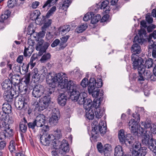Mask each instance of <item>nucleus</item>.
I'll return each mask as SVG.
<instances>
[{
  "instance_id": "nucleus-1",
  "label": "nucleus",
  "mask_w": 156,
  "mask_h": 156,
  "mask_svg": "<svg viewBox=\"0 0 156 156\" xmlns=\"http://www.w3.org/2000/svg\"><path fill=\"white\" fill-rule=\"evenodd\" d=\"M44 72L43 76H46L47 82L50 86L47 90L44 91V87L42 86L40 84L36 85L32 92V96L34 97L39 98L43 94L49 96L54 91L56 84H58V87L61 88H63L65 86V81L62 82L64 73L55 74L51 72L46 73L44 70Z\"/></svg>"
},
{
  "instance_id": "nucleus-2",
  "label": "nucleus",
  "mask_w": 156,
  "mask_h": 156,
  "mask_svg": "<svg viewBox=\"0 0 156 156\" xmlns=\"http://www.w3.org/2000/svg\"><path fill=\"white\" fill-rule=\"evenodd\" d=\"M66 76V74L65 73L62 80L63 82L65 80V86L62 89L67 90V93L70 95V98L72 100L77 102L79 105H83L87 97V93L84 92L80 93V86L75 84L71 80L68 81Z\"/></svg>"
},
{
  "instance_id": "nucleus-3",
  "label": "nucleus",
  "mask_w": 156,
  "mask_h": 156,
  "mask_svg": "<svg viewBox=\"0 0 156 156\" xmlns=\"http://www.w3.org/2000/svg\"><path fill=\"white\" fill-rule=\"evenodd\" d=\"M133 116L134 119H131L129 122V128L131 132H137L138 133L140 134L141 135L142 143L145 145H147L150 141V131H145L142 127L138 125V123L140 119L139 114L135 113L133 114Z\"/></svg>"
},
{
  "instance_id": "nucleus-4",
  "label": "nucleus",
  "mask_w": 156,
  "mask_h": 156,
  "mask_svg": "<svg viewBox=\"0 0 156 156\" xmlns=\"http://www.w3.org/2000/svg\"><path fill=\"white\" fill-rule=\"evenodd\" d=\"M102 85V82L101 78H98L97 80L94 78H91L90 79L89 86L88 87V89L89 93L91 94L92 96L95 98L96 101L99 100L101 98L100 101L102 100L103 94L99 92L98 88L101 87Z\"/></svg>"
},
{
  "instance_id": "nucleus-5",
  "label": "nucleus",
  "mask_w": 156,
  "mask_h": 156,
  "mask_svg": "<svg viewBox=\"0 0 156 156\" xmlns=\"http://www.w3.org/2000/svg\"><path fill=\"white\" fill-rule=\"evenodd\" d=\"M139 35H136L135 37L133 42L135 44L132 45L131 48V51L133 52V54H139L141 52V48L139 44L137 43L142 44L145 41V39H144V37H145L146 35V31L144 29L141 30L139 31Z\"/></svg>"
},
{
  "instance_id": "nucleus-6",
  "label": "nucleus",
  "mask_w": 156,
  "mask_h": 156,
  "mask_svg": "<svg viewBox=\"0 0 156 156\" xmlns=\"http://www.w3.org/2000/svg\"><path fill=\"white\" fill-rule=\"evenodd\" d=\"M51 152L52 156H63L68 153L69 151V147L68 142L65 139H63L61 142V144L58 148L54 146Z\"/></svg>"
},
{
  "instance_id": "nucleus-7",
  "label": "nucleus",
  "mask_w": 156,
  "mask_h": 156,
  "mask_svg": "<svg viewBox=\"0 0 156 156\" xmlns=\"http://www.w3.org/2000/svg\"><path fill=\"white\" fill-rule=\"evenodd\" d=\"M131 60L134 69H138L139 73H143L144 71V61L142 58L139 57L136 54H133L131 56Z\"/></svg>"
},
{
  "instance_id": "nucleus-8",
  "label": "nucleus",
  "mask_w": 156,
  "mask_h": 156,
  "mask_svg": "<svg viewBox=\"0 0 156 156\" xmlns=\"http://www.w3.org/2000/svg\"><path fill=\"white\" fill-rule=\"evenodd\" d=\"M51 101V98L49 96H45L40 99L39 103L36 105V107L39 111H42L48 106Z\"/></svg>"
},
{
  "instance_id": "nucleus-9",
  "label": "nucleus",
  "mask_w": 156,
  "mask_h": 156,
  "mask_svg": "<svg viewBox=\"0 0 156 156\" xmlns=\"http://www.w3.org/2000/svg\"><path fill=\"white\" fill-rule=\"evenodd\" d=\"M119 140L121 143H124L126 144H131L133 143L130 134H126L123 129H121L118 133Z\"/></svg>"
},
{
  "instance_id": "nucleus-10",
  "label": "nucleus",
  "mask_w": 156,
  "mask_h": 156,
  "mask_svg": "<svg viewBox=\"0 0 156 156\" xmlns=\"http://www.w3.org/2000/svg\"><path fill=\"white\" fill-rule=\"evenodd\" d=\"M28 101L29 98L27 96H21L19 98L18 102L15 103V106L19 110H24Z\"/></svg>"
},
{
  "instance_id": "nucleus-11",
  "label": "nucleus",
  "mask_w": 156,
  "mask_h": 156,
  "mask_svg": "<svg viewBox=\"0 0 156 156\" xmlns=\"http://www.w3.org/2000/svg\"><path fill=\"white\" fill-rule=\"evenodd\" d=\"M40 138V141L41 144L44 146H48L51 142L52 140L51 138H53L54 136L52 135H50L45 133L42 135L40 134L39 136Z\"/></svg>"
},
{
  "instance_id": "nucleus-12",
  "label": "nucleus",
  "mask_w": 156,
  "mask_h": 156,
  "mask_svg": "<svg viewBox=\"0 0 156 156\" xmlns=\"http://www.w3.org/2000/svg\"><path fill=\"white\" fill-rule=\"evenodd\" d=\"M60 112L58 108H54L52 111V116L50 119L49 122L52 125H55L58 122L60 118Z\"/></svg>"
},
{
  "instance_id": "nucleus-13",
  "label": "nucleus",
  "mask_w": 156,
  "mask_h": 156,
  "mask_svg": "<svg viewBox=\"0 0 156 156\" xmlns=\"http://www.w3.org/2000/svg\"><path fill=\"white\" fill-rule=\"evenodd\" d=\"M49 45V44L47 42H44L43 39L39 41L37 44L36 48L37 51H39L40 55L44 52Z\"/></svg>"
},
{
  "instance_id": "nucleus-14",
  "label": "nucleus",
  "mask_w": 156,
  "mask_h": 156,
  "mask_svg": "<svg viewBox=\"0 0 156 156\" xmlns=\"http://www.w3.org/2000/svg\"><path fill=\"white\" fill-rule=\"evenodd\" d=\"M101 98H100L99 100H97V106H94L93 108L95 113L94 116L98 119L100 118L102 116L104 112L103 108L100 107L101 104L100 100Z\"/></svg>"
},
{
  "instance_id": "nucleus-15",
  "label": "nucleus",
  "mask_w": 156,
  "mask_h": 156,
  "mask_svg": "<svg viewBox=\"0 0 156 156\" xmlns=\"http://www.w3.org/2000/svg\"><path fill=\"white\" fill-rule=\"evenodd\" d=\"M16 89L21 94H25L29 93L30 92V87L26 86L22 83H17L16 85Z\"/></svg>"
},
{
  "instance_id": "nucleus-16",
  "label": "nucleus",
  "mask_w": 156,
  "mask_h": 156,
  "mask_svg": "<svg viewBox=\"0 0 156 156\" xmlns=\"http://www.w3.org/2000/svg\"><path fill=\"white\" fill-rule=\"evenodd\" d=\"M95 99L94 100V102L92 103V101L90 99L88 98L86 99L84 103L83 107L86 110H88L90 109H93L94 106H97V100Z\"/></svg>"
},
{
  "instance_id": "nucleus-17",
  "label": "nucleus",
  "mask_w": 156,
  "mask_h": 156,
  "mask_svg": "<svg viewBox=\"0 0 156 156\" xmlns=\"http://www.w3.org/2000/svg\"><path fill=\"white\" fill-rule=\"evenodd\" d=\"M30 74L32 77V80L34 83H38L41 81L40 73L37 68H34L31 71Z\"/></svg>"
},
{
  "instance_id": "nucleus-18",
  "label": "nucleus",
  "mask_w": 156,
  "mask_h": 156,
  "mask_svg": "<svg viewBox=\"0 0 156 156\" xmlns=\"http://www.w3.org/2000/svg\"><path fill=\"white\" fill-rule=\"evenodd\" d=\"M35 121L38 127H42L45 124V116L42 114H40L37 116Z\"/></svg>"
},
{
  "instance_id": "nucleus-19",
  "label": "nucleus",
  "mask_w": 156,
  "mask_h": 156,
  "mask_svg": "<svg viewBox=\"0 0 156 156\" xmlns=\"http://www.w3.org/2000/svg\"><path fill=\"white\" fill-rule=\"evenodd\" d=\"M54 136V138H51L52 140V143L53 146H57L56 145V140H58L60 139L62 136V134L61 131L60 130H55L54 133V135H52Z\"/></svg>"
},
{
  "instance_id": "nucleus-20",
  "label": "nucleus",
  "mask_w": 156,
  "mask_h": 156,
  "mask_svg": "<svg viewBox=\"0 0 156 156\" xmlns=\"http://www.w3.org/2000/svg\"><path fill=\"white\" fill-rule=\"evenodd\" d=\"M37 58V57L36 55H32L29 63L26 66V71L28 68L30 67V69H32L34 66L36 64Z\"/></svg>"
},
{
  "instance_id": "nucleus-21",
  "label": "nucleus",
  "mask_w": 156,
  "mask_h": 156,
  "mask_svg": "<svg viewBox=\"0 0 156 156\" xmlns=\"http://www.w3.org/2000/svg\"><path fill=\"white\" fill-rule=\"evenodd\" d=\"M67 100V97L64 94H61L58 96V102L62 106H64L66 104Z\"/></svg>"
},
{
  "instance_id": "nucleus-22",
  "label": "nucleus",
  "mask_w": 156,
  "mask_h": 156,
  "mask_svg": "<svg viewBox=\"0 0 156 156\" xmlns=\"http://www.w3.org/2000/svg\"><path fill=\"white\" fill-rule=\"evenodd\" d=\"M70 28L69 25H65L59 27L58 29V31L60 34L63 35L69 32Z\"/></svg>"
},
{
  "instance_id": "nucleus-23",
  "label": "nucleus",
  "mask_w": 156,
  "mask_h": 156,
  "mask_svg": "<svg viewBox=\"0 0 156 156\" xmlns=\"http://www.w3.org/2000/svg\"><path fill=\"white\" fill-rule=\"evenodd\" d=\"M114 156H126L124 155V152L122 148L120 145L116 146L114 149Z\"/></svg>"
},
{
  "instance_id": "nucleus-24",
  "label": "nucleus",
  "mask_w": 156,
  "mask_h": 156,
  "mask_svg": "<svg viewBox=\"0 0 156 156\" xmlns=\"http://www.w3.org/2000/svg\"><path fill=\"white\" fill-rule=\"evenodd\" d=\"M147 152V148L146 147H143L137 151L132 154L135 156H145Z\"/></svg>"
},
{
  "instance_id": "nucleus-25",
  "label": "nucleus",
  "mask_w": 156,
  "mask_h": 156,
  "mask_svg": "<svg viewBox=\"0 0 156 156\" xmlns=\"http://www.w3.org/2000/svg\"><path fill=\"white\" fill-rule=\"evenodd\" d=\"M13 94H12L11 91L7 90L5 91L3 94V97L8 102L12 101Z\"/></svg>"
},
{
  "instance_id": "nucleus-26",
  "label": "nucleus",
  "mask_w": 156,
  "mask_h": 156,
  "mask_svg": "<svg viewBox=\"0 0 156 156\" xmlns=\"http://www.w3.org/2000/svg\"><path fill=\"white\" fill-rule=\"evenodd\" d=\"M109 3L108 0L103 2L101 5V9H103L106 13H108L110 10L109 6L108 5Z\"/></svg>"
},
{
  "instance_id": "nucleus-27",
  "label": "nucleus",
  "mask_w": 156,
  "mask_h": 156,
  "mask_svg": "<svg viewBox=\"0 0 156 156\" xmlns=\"http://www.w3.org/2000/svg\"><path fill=\"white\" fill-rule=\"evenodd\" d=\"M2 109L5 113L9 114L11 112L12 108L10 104L6 102L3 104Z\"/></svg>"
},
{
  "instance_id": "nucleus-28",
  "label": "nucleus",
  "mask_w": 156,
  "mask_h": 156,
  "mask_svg": "<svg viewBox=\"0 0 156 156\" xmlns=\"http://www.w3.org/2000/svg\"><path fill=\"white\" fill-rule=\"evenodd\" d=\"M34 47L31 46H25L24 55L25 57L30 56L34 51Z\"/></svg>"
},
{
  "instance_id": "nucleus-29",
  "label": "nucleus",
  "mask_w": 156,
  "mask_h": 156,
  "mask_svg": "<svg viewBox=\"0 0 156 156\" xmlns=\"http://www.w3.org/2000/svg\"><path fill=\"white\" fill-rule=\"evenodd\" d=\"M147 145H148L149 148L153 152L156 151V140L153 138H151L150 140V141Z\"/></svg>"
},
{
  "instance_id": "nucleus-30",
  "label": "nucleus",
  "mask_w": 156,
  "mask_h": 156,
  "mask_svg": "<svg viewBox=\"0 0 156 156\" xmlns=\"http://www.w3.org/2000/svg\"><path fill=\"white\" fill-rule=\"evenodd\" d=\"M152 37H153L154 39H156V30L154 31L152 34H150L147 38L148 42H150V44L149 46V48H154L152 46V45L153 44V42H156V41L154 42L153 40H152Z\"/></svg>"
},
{
  "instance_id": "nucleus-31",
  "label": "nucleus",
  "mask_w": 156,
  "mask_h": 156,
  "mask_svg": "<svg viewBox=\"0 0 156 156\" xmlns=\"http://www.w3.org/2000/svg\"><path fill=\"white\" fill-rule=\"evenodd\" d=\"M112 150V146L109 144H105L103 147V153L105 156H108Z\"/></svg>"
},
{
  "instance_id": "nucleus-32",
  "label": "nucleus",
  "mask_w": 156,
  "mask_h": 156,
  "mask_svg": "<svg viewBox=\"0 0 156 156\" xmlns=\"http://www.w3.org/2000/svg\"><path fill=\"white\" fill-rule=\"evenodd\" d=\"M40 14L39 10H36L31 13L30 15V18L32 20H38L39 19V17L40 16Z\"/></svg>"
},
{
  "instance_id": "nucleus-33",
  "label": "nucleus",
  "mask_w": 156,
  "mask_h": 156,
  "mask_svg": "<svg viewBox=\"0 0 156 156\" xmlns=\"http://www.w3.org/2000/svg\"><path fill=\"white\" fill-rule=\"evenodd\" d=\"M94 109H90L88 110H86L85 116L89 120L92 119L94 116Z\"/></svg>"
},
{
  "instance_id": "nucleus-34",
  "label": "nucleus",
  "mask_w": 156,
  "mask_h": 156,
  "mask_svg": "<svg viewBox=\"0 0 156 156\" xmlns=\"http://www.w3.org/2000/svg\"><path fill=\"white\" fill-rule=\"evenodd\" d=\"M27 121L25 118H24L23 121L21 122L20 123V129L23 133H25L27 130Z\"/></svg>"
},
{
  "instance_id": "nucleus-35",
  "label": "nucleus",
  "mask_w": 156,
  "mask_h": 156,
  "mask_svg": "<svg viewBox=\"0 0 156 156\" xmlns=\"http://www.w3.org/2000/svg\"><path fill=\"white\" fill-rule=\"evenodd\" d=\"M87 27L86 23H83L78 26L76 29L75 31L78 33H80L85 30Z\"/></svg>"
},
{
  "instance_id": "nucleus-36",
  "label": "nucleus",
  "mask_w": 156,
  "mask_h": 156,
  "mask_svg": "<svg viewBox=\"0 0 156 156\" xmlns=\"http://www.w3.org/2000/svg\"><path fill=\"white\" fill-rule=\"evenodd\" d=\"M58 0H48L45 2L42 6V8H45L47 7L48 9L51 6L54 5Z\"/></svg>"
},
{
  "instance_id": "nucleus-37",
  "label": "nucleus",
  "mask_w": 156,
  "mask_h": 156,
  "mask_svg": "<svg viewBox=\"0 0 156 156\" xmlns=\"http://www.w3.org/2000/svg\"><path fill=\"white\" fill-rule=\"evenodd\" d=\"M2 89L4 90L7 89L9 90L10 89L12 84L10 81L5 80L2 83Z\"/></svg>"
},
{
  "instance_id": "nucleus-38",
  "label": "nucleus",
  "mask_w": 156,
  "mask_h": 156,
  "mask_svg": "<svg viewBox=\"0 0 156 156\" xmlns=\"http://www.w3.org/2000/svg\"><path fill=\"white\" fill-rule=\"evenodd\" d=\"M141 124L142 126H143L144 128L145 129H144L145 131L147 130H146V129H147L150 128H151L152 126V123L151 121L147 120L145 122H141Z\"/></svg>"
},
{
  "instance_id": "nucleus-39",
  "label": "nucleus",
  "mask_w": 156,
  "mask_h": 156,
  "mask_svg": "<svg viewBox=\"0 0 156 156\" xmlns=\"http://www.w3.org/2000/svg\"><path fill=\"white\" fill-rule=\"evenodd\" d=\"M154 64L153 59L151 58H149L146 60L144 65L145 68L149 69Z\"/></svg>"
},
{
  "instance_id": "nucleus-40",
  "label": "nucleus",
  "mask_w": 156,
  "mask_h": 156,
  "mask_svg": "<svg viewBox=\"0 0 156 156\" xmlns=\"http://www.w3.org/2000/svg\"><path fill=\"white\" fill-rule=\"evenodd\" d=\"M142 147L141 146L140 143L138 141H136L133 144V149L132 152V154L136 151L137 150H138L141 148Z\"/></svg>"
},
{
  "instance_id": "nucleus-41",
  "label": "nucleus",
  "mask_w": 156,
  "mask_h": 156,
  "mask_svg": "<svg viewBox=\"0 0 156 156\" xmlns=\"http://www.w3.org/2000/svg\"><path fill=\"white\" fill-rule=\"evenodd\" d=\"M27 125L29 128L32 129L34 132L36 131V130L37 129V128L38 127L37 126L35 120L33 122L28 123Z\"/></svg>"
},
{
  "instance_id": "nucleus-42",
  "label": "nucleus",
  "mask_w": 156,
  "mask_h": 156,
  "mask_svg": "<svg viewBox=\"0 0 156 156\" xmlns=\"http://www.w3.org/2000/svg\"><path fill=\"white\" fill-rule=\"evenodd\" d=\"M56 6H52L46 15V18H48L54 13V12L56 11Z\"/></svg>"
},
{
  "instance_id": "nucleus-43",
  "label": "nucleus",
  "mask_w": 156,
  "mask_h": 156,
  "mask_svg": "<svg viewBox=\"0 0 156 156\" xmlns=\"http://www.w3.org/2000/svg\"><path fill=\"white\" fill-rule=\"evenodd\" d=\"M71 3V0H65L61 9L66 11Z\"/></svg>"
},
{
  "instance_id": "nucleus-44",
  "label": "nucleus",
  "mask_w": 156,
  "mask_h": 156,
  "mask_svg": "<svg viewBox=\"0 0 156 156\" xmlns=\"http://www.w3.org/2000/svg\"><path fill=\"white\" fill-rule=\"evenodd\" d=\"M23 80L24 83L25 84V85L30 87V75L29 74L26 75L23 78Z\"/></svg>"
},
{
  "instance_id": "nucleus-45",
  "label": "nucleus",
  "mask_w": 156,
  "mask_h": 156,
  "mask_svg": "<svg viewBox=\"0 0 156 156\" xmlns=\"http://www.w3.org/2000/svg\"><path fill=\"white\" fill-rule=\"evenodd\" d=\"M101 19V16L99 14H97L93 17H92L91 23L93 24H94L98 23Z\"/></svg>"
},
{
  "instance_id": "nucleus-46",
  "label": "nucleus",
  "mask_w": 156,
  "mask_h": 156,
  "mask_svg": "<svg viewBox=\"0 0 156 156\" xmlns=\"http://www.w3.org/2000/svg\"><path fill=\"white\" fill-rule=\"evenodd\" d=\"M51 57V55L49 53L44 54L41 58L40 61L42 63H44L49 59Z\"/></svg>"
},
{
  "instance_id": "nucleus-47",
  "label": "nucleus",
  "mask_w": 156,
  "mask_h": 156,
  "mask_svg": "<svg viewBox=\"0 0 156 156\" xmlns=\"http://www.w3.org/2000/svg\"><path fill=\"white\" fill-rule=\"evenodd\" d=\"M93 12H90L87 13L84 16L83 20L85 21H87L90 19H92L93 16H94Z\"/></svg>"
},
{
  "instance_id": "nucleus-48",
  "label": "nucleus",
  "mask_w": 156,
  "mask_h": 156,
  "mask_svg": "<svg viewBox=\"0 0 156 156\" xmlns=\"http://www.w3.org/2000/svg\"><path fill=\"white\" fill-rule=\"evenodd\" d=\"M143 73V75L144 76L145 78L149 79L152 77L151 73L149 70H145V69L144 67V71L143 73Z\"/></svg>"
},
{
  "instance_id": "nucleus-49",
  "label": "nucleus",
  "mask_w": 156,
  "mask_h": 156,
  "mask_svg": "<svg viewBox=\"0 0 156 156\" xmlns=\"http://www.w3.org/2000/svg\"><path fill=\"white\" fill-rule=\"evenodd\" d=\"M9 148L11 152H15V144L14 141L12 140L10 141Z\"/></svg>"
},
{
  "instance_id": "nucleus-50",
  "label": "nucleus",
  "mask_w": 156,
  "mask_h": 156,
  "mask_svg": "<svg viewBox=\"0 0 156 156\" xmlns=\"http://www.w3.org/2000/svg\"><path fill=\"white\" fill-rule=\"evenodd\" d=\"M5 135L7 137L9 138L12 135V130L9 128H8L4 131Z\"/></svg>"
},
{
  "instance_id": "nucleus-51",
  "label": "nucleus",
  "mask_w": 156,
  "mask_h": 156,
  "mask_svg": "<svg viewBox=\"0 0 156 156\" xmlns=\"http://www.w3.org/2000/svg\"><path fill=\"white\" fill-rule=\"evenodd\" d=\"M17 3L16 0H9L8 2L7 5L9 8H13Z\"/></svg>"
},
{
  "instance_id": "nucleus-52",
  "label": "nucleus",
  "mask_w": 156,
  "mask_h": 156,
  "mask_svg": "<svg viewBox=\"0 0 156 156\" xmlns=\"http://www.w3.org/2000/svg\"><path fill=\"white\" fill-rule=\"evenodd\" d=\"M90 81L89 83L88 79L85 78L81 81L80 85L83 88L86 87L88 85H89Z\"/></svg>"
},
{
  "instance_id": "nucleus-53",
  "label": "nucleus",
  "mask_w": 156,
  "mask_h": 156,
  "mask_svg": "<svg viewBox=\"0 0 156 156\" xmlns=\"http://www.w3.org/2000/svg\"><path fill=\"white\" fill-rule=\"evenodd\" d=\"M35 43V42L34 40H33V39L30 37H29L27 40V43L25 45L33 47Z\"/></svg>"
},
{
  "instance_id": "nucleus-54",
  "label": "nucleus",
  "mask_w": 156,
  "mask_h": 156,
  "mask_svg": "<svg viewBox=\"0 0 156 156\" xmlns=\"http://www.w3.org/2000/svg\"><path fill=\"white\" fill-rule=\"evenodd\" d=\"M30 38L33 39V40H34V41H38L39 39L38 35V33L37 32H35L33 33H32V34L30 35Z\"/></svg>"
},
{
  "instance_id": "nucleus-55",
  "label": "nucleus",
  "mask_w": 156,
  "mask_h": 156,
  "mask_svg": "<svg viewBox=\"0 0 156 156\" xmlns=\"http://www.w3.org/2000/svg\"><path fill=\"white\" fill-rule=\"evenodd\" d=\"M150 133L156 134V123H153L152 126L150 128Z\"/></svg>"
},
{
  "instance_id": "nucleus-56",
  "label": "nucleus",
  "mask_w": 156,
  "mask_h": 156,
  "mask_svg": "<svg viewBox=\"0 0 156 156\" xmlns=\"http://www.w3.org/2000/svg\"><path fill=\"white\" fill-rule=\"evenodd\" d=\"M52 22L51 20H48V21H46L44 23L42 28L44 29L49 27L51 24Z\"/></svg>"
},
{
  "instance_id": "nucleus-57",
  "label": "nucleus",
  "mask_w": 156,
  "mask_h": 156,
  "mask_svg": "<svg viewBox=\"0 0 156 156\" xmlns=\"http://www.w3.org/2000/svg\"><path fill=\"white\" fill-rule=\"evenodd\" d=\"M98 130L101 133L104 134L106 132V127L103 126L101 127V126H98Z\"/></svg>"
},
{
  "instance_id": "nucleus-58",
  "label": "nucleus",
  "mask_w": 156,
  "mask_h": 156,
  "mask_svg": "<svg viewBox=\"0 0 156 156\" xmlns=\"http://www.w3.org/2000/svg\"><path fill=\"white\" fill-rule=\"evenodd\" d=\"M98 127L97 126L93 125L92 126V133H94V134H97L99 131Z\"/></svg>"
},
{
  "instance_id": "nucleus-59",
  "label": "nucleus",
  "mask_w": 156,
  "mask_h": 156,
  "mask_svg": "<svg viewBox=\"0 0 156 156\" xmlns=\"http://www.w3.org/2000/svg\"><path fill=\"white\" fill-rule=\"evenodd\" d=\"M146 20L149 23H152L153 21V18L150 15L147 14L146 16Z\"/></svg>"
},
{
  "instance_id": "nucleus-60",
  "label": "nucleus",
  "mask_w": 156,
  "mask_h": 156,
  "mask_svg": "<svg viewBox=\"0 0 156 156\" xmlns=\"http://www.w3.org/2000/svg\"><path fill=\"white\" fill-rule=\"evenodd\" d=\"M45 33V30L43 29L41 31H40L38 33V39L43 37Z\"/></svg>"
},
{
  "instance_id": "nucleus-61",
  "label": "nucleus",
  "mask_w": 156,
  "mask_h": 156,
  "mask_svg": "<svg viewBox=\"0 0 156 156\" xmlns=\"http://www.w3.org/2000/svg\"><path fill=\"white\" fill-rule=\"evenodd\" d=\"M60 43V41L58 39H56L53 41L51 45L52 47H55L56 46Z\"/></svg>"
},
{
  "instance_id": "nucleus-62",
  "label": "nucleus",
  "mask_w": 156,
  "mask_h": 156,
  "mask_svg": "<svg viewBox=\"0 0 156 156\" xmlns=\"http://www.w3.org/2000/svg\"><path fill=\"white\" fill-rule=\"evenodd\" d=\"M9 13L8 14L7 13V14L5 13H4L3 14H2L1 16V19L3 21L4 20H5L6 19H7L9 17ZM3 22V21H2Z\"/></svg>"
},
{
  "instance_id": "nucleus-63",
  "label": "nucleus",
  "mask_w": 156,
  "mask_h": 156,
  "mask_svg": "<svg viewBox=\"0 0 156 156\" xmlns=\"http://www.w3.org/2000/svg\"><path fill=\"white\" fill-rule=\"evenodd\" d=\"M97 148L98 151L101 153H103V148L101 144H98L97 145Z\"/></svg>"
},
{
  "instance_id": "nucleus-64",
  "label": "nucleus",
  "mask_w": 156,
  "mask_h": 156,
  "mask_svg": "<svg viewBox=\"0 0 156 156\" xmlns=\"http://www.w3.org/2000/svg\"><path fill=\"white\" fill-rule=\"evenodd\" d=\"M28 33L27 34L29 35H31L32 33L35 32L33 28L29 26L28 27Z\"/></svg>"
}]
</instances>
